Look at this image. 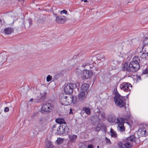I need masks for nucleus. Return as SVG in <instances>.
<instances>
[{
    "label": "nucleus",
    "instance_id": "f257e3e1",
    "mask_svg": "<svg viewBox=\"0 0 148 148\" xmlns=\"http://www.w3.org/2000/svg\"><path fill=\"white\" fill-rule=\"evenodd\" d=\"M140 59L138 57L135 56L133 58V60L130 62L129 65L127 62L124 63L122 69V71H127L126 75H128L129 77H130L131 74H129L130 72L134 73L140 69Z\"/></svg>",
    "mask_w": 148,
    "mask_h": 148
},
{
    "label": "nucleus",
    "instance_id": "f03ea898",
    "mask_svg": "<svg viewBox=\"0 0 148 148\" xmlns=\"http://www.w3.org/2000/svg\"><path fill=\"white\" fill-rule=\"evenodd\" d=\"M115 95L114 100L116 105L121 108L123 107L125 110L126 107L125 106L126 105V103L124 101V97L121 96L117 92L115 93Z\"/></svg>",
    "mask_w": 148,
    "mask_h": 148
},
{
    "label": "nucleus",
    "instance_id": "7ed1b4c3",
    "mask_svg": "<svg viewBox=\"0 0 148 148\" xmlns=\"http://www.w3.org/2000/svg\"><path fill=\"white\" fill-rule=\"evenodd\" d=\"M76 87V84L74 83H70L66 84L65 86L64 91L66 94H72L73 89Z\"/></svg>",
    "mask_w": 148,
    "mask_h": 148
},
{
    "label": "nucleus",
    "instance_id": "20e7f679",
    "mask_svg": "<svg viewBox=\"0 0 148 148\" xmlns=\"http://www.w3.org/2000/svg\"><path fill=\"white\" fill-rule=\"evenodd\" d=\"M57 132L58 133L63 135H67L69 131V128L67 126L66 123L64 124L60 125L57 129Z\"/></svg>",
    "mask_w": 148,
    "mask_h": 148
},
{
    "label": "nucleus",
    "instance_id": "39448f33",
    "mask_svg": "<svg viewBox=\"0 0 148 148\" xmlns=\"http://www.w3.org/2000/svg\"><path fill=\"white\" fill-rule=\"evenodd\" d=\"M136 137L134 135H132L127 138H126L125 143L127 148H132L133 145H132L133 142H135Z\"/></svg>",
    "mask_w": 148,
    "mask_h": 148
},
{
    "label": "nucleus",
    "instance_id": "423d86ee",
    "mask_svg": "<svg viewBox=\"0 0 148 148\" xmlns=\"http://www.w3.org/2000/svg\"><path fill=\"white\" fill-rule=\"evenodd\" d=\"M132 85L130 84H128L126 83H124L120 86V88L121 89L124 90V91L129 92L128 95L130 94L131 89L132 88Z\"/></svg>",
    "mask_w": 148,
    "mask_h": 148
},
{
    "label": "nucleus",
    "instance_id": "0eeeda50",
    "mask_svg": "<svg viewBox=\"0 0 148 148\" xmlns=\"http://www.w3.org/2000/svg\"><path fill=\"white\" fill-rule=\"evenodd\" d=\"M53 106L52 104L50 103H47L42 106L41 109L45 112H51L52 110Z\"/></svg>",
    "mask_w": 148,
    "mask_h": 148
},
{
    "label": "nucleus",
    "instance_id": "6e6552de",
    "mask_svg": "<svg viewBox=\"0 0 148 148\" xmlns=\"http://www.w3.org/2000/svg\"><path fill=\"white\" fill-rule=\"evenodd\" d=\"M92 73L91 71L87 70H84L82 74V78L84 79L89 78L91 77Z\"/></svg>",
    "mask_w": 148,
    "mask_h": 148
},
{
    "label": "nucleus",
    "instance_id": "1a4fd4ad",
    "mask_svg": "<svg viewBox=\"0 0 148 148\" xmlns=\"http://www.w3.org/2000/svg\"><path fill=\"white\" fill-rule=\"evenodd\" d=\"M69 97L66 96L64 95L62 96L60 99L61 104L64 106H67L70 104V101H69V100L68 99Z\"/></svg>",
    "mask_w": 148,
    "mask_h": 148
},
{
    "label": "nucleus",
    "instance_id": "9d476101",
    "mask_svg": "<svg viewBox=\"0 0 148 148\" xmlns=\"http://www.w3.org/2000/svg\"><path fill=\"white\" fill-rule=\"evenodd\" d=\"M66 18L65 16H56V21L58 24L64 23L66 21Z\"/></svg>",
    "mask_w": 148,
    "mask_h": 148
},
{
    "label": "nucleus",
    "instance_id": "9b49d317",
    "mask_svg": "<svg viewBox=\"0 0 148 148\" xmlns=\"http://www.w3.org/2000/svg\"><path fill=\"white\" fill-rule=\"evenodd\" d=\"M8 56L7 53H3L0 54V65L2 64L5 62L7 59Z\"/></svg>",
    "mask_w": 148,
    "mask_h": 148
},
{
    "label": "nucleus",
    "instance_id": "f8f14e48",
    "mask_svg": "<svg viewBox=\"0 0 148 148\" xmlns=\"http://www.w3.org/2000/svg\"><path fill=\"white\" fill-rule=\"evenodd\" d=\"M138 132L140 135L142 136H145L148 134L146 129L145 127L140 128L138 130Z\"/></svg>",
    "mask_w": 148,
    "mask_h": 148
},
{
    "label": "nucleus",
    "instance_id": "ddd939ff",
    "mask_svg": "<svg viewBox=\"0 0 148 148\" xmlns=\"http://www.w3.org/2000/svg\"><path fill=\"white\" fill-rule=\"evenodd\" d=\"M89 85L88 84H83L81 86V89L82 92H86L87 93L89 91Z\"/></svg>",
    "mask_w": 148,
    "mask_h": 148
},
{
    "label": "nucleus",
    "instance_id": "4468645a",
    "mask_svg": "<svg viewBox=\"0 0 148 148\" xmlns=\"http://www.w3.org/2000/svg\"><path fill=\"white\" fill-rule=\"evenodd\" d=\"M13 32V29L10 27L5 28L4 30V32L7 35H10Z\"/></svg>",
    "mask_w": 148,
    "mask_h": 148
},
{
    "label": "nucleus",
    "instance_id": "2eb2a0df",
    "mask_svg": "<svg viewBox=\"0 0 148 148\" xmlns=\"http://www.w3.org/2000/svg\"><path fill=\"white\" fill-rule=\"evenodd\" d=\"M65 71L64 70H62L60 72L55 74L54 75V77L55 79L57 80L61 76H62L63 75V73L65 72Z\"/></svg>",
    "mask_w": 148,
    "mask_h": 148
},
{
    "label": "nucleus",
    "instance_id": "dca6fc26",
    "mask_svg": "<svg viewBox=\"0 0 148 148\" xmlns=\"http://www.w3.org/2000/svg\"><path fill=\"white\" fill-rule=\"evenodd\" d=\"M117 130L119 131L123 132L125 130V127L124 126V124L123 123H120L117 127Z\"/></svg>",
    "mask_w": 148,
    "mask_h": 148
},
{
    "label": "nucleus",
    "instance_id": "f3484780",
    "mask_svg": "<svg viewBox=\"0 0 148 148\" xmlns=\"http://www.w3.org/2000/svg\"><path fill=\"white\" fill-rule=\"evenodd\" d=\"M69 137L70 141L71 143L75 142L77 138V136L75 135H69Z\"/></svg>",
    "mask_w": 148,
    "mask_h": 148
},
{
    "label": "nucleus",
    "instance_id": "a211bd4d",
    "mask_svg": "<svg viewBox=\"0 0 148 148\" xmlns=\"http://www.w3.org/2000/svg\"><path fill=\"white\" fill-rule=\"evenodd\" d=\"M68 99L69 100V101H70V103L71 101L73 103H75L77 102V98L76 96L75 95L72 96L71 97H69L68 98Z\"/></svg>",
    "mask_w": 148,
    "mask_h": 148
},
{
    "label": "nucleus",
    "instance_id": "6ab92c4d",
    "mask_svg": "<svg viewBox=\"0 0 148 148\" xmlns=\"http://www.w3.org/2000/svg\"><path fill=\"white\" fill-rule=\"evenodd\" d=\"M56 122L60 125L64 124V123H66L64 120L63 118L57 119L56 120Z\"/></svg>",
    "mask_w": 148,
    "mask_h": 148
},
{
    "label": "nucleus",
    "instance_id": "aec40b11",
    "mask_svg": "<svg viewBox=\"0 0 148 148\" xmlns=\"http://www.w3.org/2000/svg\"><path fill=\"white\" fill-rule=\"evenodd\" d=\"M85 94L84 92L82 91L78 95V97L79 99L80 100L82 101L84 99L85 97Z\"/></svg>",
    "mask_w": 148,
    "mask_h": 148
},
{
    "label": "nucleus",
    "instance_id": "412c9836",
    "mask_svg": "<svg viewBox=\"0 0 148 148\" xmlns=\"http://www.w3.org/2000/svg\"><path fill=\"white\" fill-rule=\"evenodd\" d=\"M126 144L125 143V144H123L121 142H120L118 143V146L120 148H127Z\"/></svg>",
    "mask_w": 148,
    "mask_h": 148
},
{
    "label": "nucleus",
    "instance_id": "4be33fe9",
    "mask_svg": "<svg viewBox=\"0 0 148 148\" xmlns=\"http://www.w3.org/2000/svg\"><path fill=\"white\" fill-rule=\"evenodd\" d=\"M44 148H55V147L49 141H48L45 147Z\"/></svg>",
    "mask_w": 148,
    "mask_h": 148
},
{
    "label": "nucleus",
    "instance_id": "5701e85b",
    "mask_svg": "<svg viewBox=\"0 0 148 148\" xmlns=\"http://www.w3.org/2000/svg\"><path fill=\"white\" fill-rule=\"evenodd\" d=\"M82 110L86 114L89 115L90 114V110L89 108L84 107L83 108Z\"/></svg>",
    "mask_w": 148,
    "mask_h": 148
},
{
    "label": "nucleus",
    "instance_id": "b1692460",
    "mask_svg": "<svg viewBox=\"0 0 148 148\" xmlns=\"http://www.w3.org/2000/svg\"><path fill=\"white\" fill-rule=\"evenodd\" d=\"M40 94L41 95V97L39 99L40 100V101L42 102L44 101L46 98V93L45 92H44V95H42V93H40Z\"/></svg>",
    "mask_w": 148,
    "mask_h": 148
},
{
    "label": "nucleus",
    "instance_id": "393cba45",
    "mask_svg": "<svg viewBox=\"0 0 148 148\" xmlns=\"http://www.w3.org/2000/svg\"><path fill=\"white\" fill-rule=\"evenodd\" d=\"M117 123H123L124 124L125 123V120L124 119L121 118H117Z\"/></svg>",
    "mask_w": 148,
    "mask_h": 148
},
{
    "label": "nucleus",
    "instance_id": "a878e982",
    "mask_svg": "<svg viewBox=\"0 0 148 148\" xmlns=\"http://www.w3.org/2000/svg\"><path fill=\"white\" fill-rule=\"evenodd\" d=\"M63 139L60 138H58L56 142L57 143L58 145H60L62 144L63 141Z\"/></svg>",
    "mask_w": 148,
    "mask_h": 148
},
{
    "label": "nucleus",
    "instance_id": "bb28decb",
    "mask_svg": "<svg viewBox=\"0 0 148 148\" xmlns=\"http://www.w3.org/2000/svg\"><path fill=\"white\" fill-rule=\"evenodd\" d=\"M143 46L148 45V37H145L143 42Z\"/></svg>",
    "mask_w": 148,
    "mask_h": 148
},
{
    "label": "nucleus",
    "instance_id": "cd10ccee",
    "mask_svg": "<svg viewBox=\"0 0 148 148\" xmlns=\"http://www.w3.org/2000/svg\"><path fill=\"white\" fill-rule=\"evenodd\" d=\"M110 132L111 134V136L113 137H117V134L116 132L114 131L112 129H111L110 130Z\"/></svg>",
    "mask_w": 148,
    "mask_h": 148
},
{
    "label": "nucleus",
    "instance_id": "c85d7f7f",
    "mask_svg": "<svg viewBox=\"0 0 148 148\" xmlns=\"http://www.w3.org/2000/svg\"><path fill=\"white\" fill-rule=\"evenodd\" d=\"M52 77L50 75H48L46 77L47 81V82L50 81L52 79Z\"/></svg>",
    "mask_w": 148,
    "mask_h": 148
},
{
    "label": "nucleus",
    "instance_id": "c756f323",
    "mask_svg": "<svg viewBox=\"0 0 148 148\" xmlns=\"http://www.w3.org/2000/svg\"><path fill=\"white\" fill-rule=\"evenodd\" d=\"M97 59L98 60H101L102 61H103L105 60V58L103 56H102L100 58H97Z\"/></svg>",
    "mask_w": 148,
    "mask_h": 148
},
{
    "label": "nucleus",
    "instance_id": "7c9ffc66",
    "mask_svg": "<svg viewBox=\"0 0 148 148\" xmlns=\"http://www.w3.org/2000/svg\"><path fill=\"white\" fill-rule=\"evenodd\" d=\"M106 143H108V144H111V143L110 141V140L107 137H106Z\"/></svg>",
    "mask_w": 148,
    "mask_h": 148
},
{
    "label": "nucleus",
    "instance_id": "2f4dec72",
    "mask_svg": "<svg viewBox=\"0 0 148 148\" xmlns=\"http://www.w3.org/2000/svg\"><path fill=\"white\" fill-rule=\"evenodd\" d=\"M143 73L144 74H146L148 73V68L146 69L143 72Z\"/></svg>",
    "mask_w": 148,
    "mask_h": 148
},
{
    "label": "nucleus",
    "instance_id": "473e14b6",
    "mask_svg": "<svg viewBox=\"0 0 148 148\" xmlns=\"http://www.w3.org/2000/svg\"><path fill=\"white\" fill-rule=\"evenodd\" d=\"M29 23V26H31L32 25V21L31 19H28Z\"/></svg>",
    "mask_w": 148,
    "mask_h": 148
},
{
    "label": "nucleus",
    "instance_id": "72a5a7b5",
    "mask_svg": "<svg viewBox=\"0 0 148 148\" xmlns=\"http://www.w3.org/2000/svg\"><path fill=\"white\" fill-rule=\"evenodd\" d=\"M61 14L64 13L66 14L67 13V11L65 10H64L61 12Z\"/></svg>",
    "mask_w": 148,
    "mask_h": 148
},
{
    "label": "nucleus",
    "instance_id": "f704fd0d",
    "mask_svg": "<svg viewBox=\"0 0 148 148\" xmlns=\"http://www.w3.org/2000/svg\"><path fill=\"white\" fill-rule=\"evenodd\" d=\"M10 15L12 18H14L15 16L14 14L12 12L10 13Z\"/></svg>",
    "mask_w": 148,
    "mask_h": 148
},
{
    "label": "nucleus",
    "instance_id": "c9c22d12",
    "mask_svg": "<svg viewBox=\"0 0 148 148\" xmlns=\"http://www.w3.org/2000/svg\"><path fill=\"white\" fill-rule=\"evenodd\" d=\"M9 110V108L8 107H6L5 108L4 111L5 112H8Z\"/></svg>",
    "mask_w": 148,
    "mask_h": 148
},
{
    "label": "nucleus",
    "instance_id": "e433bc0d",
    "mask_svg": "<svg viewBox=\"0 0 148 148\" xmlns=\"http://www.w3.org/2000/svg\"><path fill=\"white\" fill-rule=\"evenodd\" d=\"M88 148H94V147L92 145H90L88 146Z\"/></svg>",
    "mask_w": 148,
    "mask_h": 148
},
{
    "label": "nucleus",
    "instance_id": "4c0bfd02",
    "mask_svg": "<svg viewBox=\"0 0 148 148\" xmlns=\"http://www.w3.org/2000/svg\"><path fill=\"white\" fill-rule=\"evenodd\" d=\"M3 135H1L0 136V141H1L3 140Z\"/></svg>",
    "mask_w": 148,
    "mask_h": 148
},
{
    "label": "nucleus",
    "instance_id": "58836bf2",
    "mask_svg": "<svg viewBox=\"0 0 148 148\" xmlns=\"http://www.w3.org/2000/svg\"><path fill=\"white\" fill-rule=\"evenodd\" d=\"M57 125L56 124H54L52 126V130H53V131L54 130L53 129L55 128L56 127Z\"/></svg>",
    "mask_w": 148,
    "mask_h": 148
},
{
    "label": "nucleus",
    "instance_id": "ea45409f",
    "mask_svg": "<svg viewBox=\"0 0 148 148\" xmlns=\"http://www.w3.org/2000/svg\"><path fill=\"white\" fill-rule=\"evenodd\" d=\"M80 148H87V147L85 146H83L80 147Z\"/></svg>",
    "mask_w": 148,
    "mask_h": 148
},
{
    "label": "nucleus",
    "instance_id": "a19ab883",
    "mask_svg": "<svg viewBox=\"0 0 148 148\" xmlns=\"http://www.w3.org/2000/svg\"><path fill=\"white\" fill-rule=\"evenodd\" d=\"M43 119L42 118H40L39 119V121L40 122H41L42 121Z\"/></svg>",
    "mask_w": 148,
    "mask_h": 148
},
{
    "label": "nucleus",
    "instance_id": "79ce46f5",
    "mask_svg": "<svg viewBox=\"0 0 148 148\" xmlns=\"http://www.w3.org/2000/svg\"><path fill=\"white\" fill-rule=\"evenodd\" d=\"M138 80H141V78L140 76H138L137 78Z\"/></svg>",
    "mask_w": 148,
    "mask_h": 148
},
{
    "label": "nucleus",
    "instance_id": "37998d69",
    "mask_svg": "<svg viewBox=\"0 0 148 148\" xmlns=\"http://www.w3.org/2000/svg\"><path fill=\"white\" fill-rule=\"evenodd\" d=\"M101 115L102 117H104V114H101Z\"/></svg>",
    "mask_w": 148,
    "mask_h": 148
},
{
    "label": "nucleus",
    "instance_id": "c03bdc74",
    "mask_svg": "<svg viewBox=\"0 0 148 148\" xmlns=\"http://www.w3.org/2000/svg\"><path fill=\"white\" fill-rule=\"evenodd\" d=\"M33 101V99L32 98L30 100V102H32Z\"/></svg>",
    "mask_w": 148,
    "mask_h": 148
},
{
    "label": "nucleus",
    "instance_id": "a18cd8bd",
    "mask_svg": "<svg viewBox=\"0 0 148 148\" xmlns=\"http://www.w3.org/2000/svg\"><path fill=\"white\" fill-rule=\"evenodd\" d=\"M82 1H84L85 2H88L87 0H82Z\"/></svg>",
    "mask_w": 148,
    "mask_h": 148
},
{
    "label": "nucleus",
    "instance_id": "49530a36",
    "mask_svg": "<svg viewBox=\"0 0 148 148\" xmlns=\"http://www.w3.org/2000/svg\"><path fill=\"white\" fill-rule=\"evenodd\" d=\"M71 112H72V110H71V109H70V112L69 113V114H71Z\"/></svg>",
    "mask_w": 148,
    "mask_h": 148
},
{
    "label": "nucleus",
    "instance_id": "de8ad7c7",
    "mask_svg": "<svg viewBox=\"0 0 148 148\" xmlns=\"http://www.w3.org/2000/svg\"><path fill=\"white\" fill-rule=\"evenodd\" d=\"M2 22V20L0 18V23L1 22Z\"/></svg>",
    "mask_w": 148,
    "mask_h": 148
},
{
    "label": "nucleus",
    "instance_id": "09e8293b",
    "mask_svg": "<svg viewBox=\"0 0 148 148\" xmlns=\"http://www.w3.org/2000/svg\"><path fill=\"white\" fill-rule=\"evenodd\" d=\"M24 21H23L22 24H23V25H24Z\"/></svg>",
    "mask_w": 148,
    "mask_h": 148
},
{
    "label": "nucleus",
    "instance_id": "8fccbe9b",
    "mask_svg": "<svg viewBox=\"0 0 148 148\" xmlns=\"http://www.w3.org/2000/svg\"><path fill=\"white\" fill-rule=\"evenodd\" d=\"M105 128L106 129V127H104V129H105Z\"/></svg>",
    "mask_w": 148,
    "mask_h": 148
},
{
    "label": "nucleus",
    "instance_id": "3c124183",
    "mask_svg": "<svg viewBox=\"0 0 148 148\" xmlns=\"http://www.w3.org/2000/svg\"><path fill=\"white\" fill-rule=\"evenodd\" d=\"M99 146H97V148H99Z\"/></svg>",
    "mask_w": 148,
    "mask_h": 148
}]
</instances>
